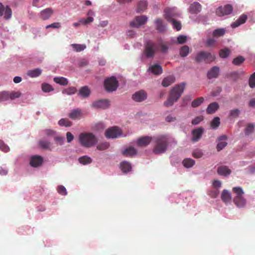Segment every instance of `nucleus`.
I'll return each mask as SVG.
<instances>
[{
    "mask_svg": "<svg viewBox=\"0 0 255 255\" xmlns=\"http://www.w3.org/2000/svg\"><path fill=\"white\" fill-rule=\"evenodd\" d=\"M185 85V83L183 82L174 86L171 89L167 100L164 102V106L167 107H171L176 102L183 94Z\"/></svg>",
    "mask_w": 255,
    "mask_h": 255,
    "instance_id": "nucleus-1",
    "label": "nucleus"
},
{
    "mask_svg": "<svg viewBox=\"0 0 255 255\" xmlns=\"http://www.w3.org/2000/svg\"><path fill=\"white\" fill-rule=\"evenodd\" d=\"M169 142V137L167 135H160L155 139V145L153 149V152L156 154H160L165 152Z\"/></svg>",
    "mask_w": 255,
    "mask_h": 255,
    "instance_id": "nucleus-2",
    "label": "nucleus"
},
{
    "mask_svg": "<svg viewBox=\"0 0 255 255\" xmlns=\"http://www.w3.org/2000/svg\"><path fill=\"white\" fill-rule=\"evenodd\" d=\"M79 140L81 145L85 147H90L97 142V138L92 133L83 132L79 134Z\"/></svg>",
    "mask_w": 255,
    "mask_h": 255,
    "instance_id": "nucleus-3",
    "label": "nucleus"
},
{
    "mask_svg": "<svg viewBox=\"0 0 255 255\" xmlns=\"http://www.w3.org/2000/svg\"><path fill=\"white\" fill-rule=\"evenodd\" d=\"M215 59L216 56L215 54L205 51H200L197 54L195 60L197 63L204 61L206 63H210L214 61Z\"/></svg>",
    "mask_w": 255,
    "mask_h": 255,
    "instance_id": "nucleus-4",
    "label": "nucleus"
},
{
    "mask_svg": "<svg viewBox=\"0 0 255 255\" xmlns=\"http://www.w3.org/2000/svg\"><path fill=\"white\" fill-rule=\"evenodd\" d=\"M157 50V44L152 41L148 40L145 44L144 53L147 58H152Z\"/></svg>",
    "mask_w": 255,
    "mask_h": 255,
    "instance_id": "nucleus-5",
    "label": "nucleus"
},
{
    "mask_svg": "<svg viewBox=\"0 0 255 255\" xmlns=\"http://www.w3.org/2000/svg\"><path fill=\"white\" fill-rule=\"evenodd\" d=\"M118 85V81L115 77L107 78L104 81V87L109 92L116 91Z\"/></svg>",
    "mask_w": 255,
    "mask_h": 255,
    "instance_id": "nucleus-6",
    "label": "nucleus"
},
{
    "mask_svg": "<svg viewBox=\"0 0 255 255\" xmlns=\"http://www.w3.org/2000/svg\"><path fill=\"white\" fill-rule=\"evenodd\" d=\"M122 131L118 127L108 128L105 131V136L108 138H115L121 135Z\"/></svg>",
    "mask_w": 255,
    "mask_h": 255,
    "instance_id": "nucleus-7",
    "label": "nucleus"
},
{
    "mask_svg": "<svg viewBox=\"0 0 255 255\" xmlns=\"http://www.w3.org/2000/svg\"><path fill=\"white\" fill-rule=\"evenodd\" d=\"M110 105V102L107 99H102L92 103V107L96 109H106Z\"/></svg>",
    "mask_w": 255,
    "mask_h": 255,
    "instance_id": "nucleus-8",
    "label": "nucleus"
},
{
    "mask_svg": "<svg viewBox=\"0 0 255 255\" xmlns=\"http://www.w3.org/2000/svg\"><path fill=\"white\" fill-rule=\"evenodd\" d=\"M232 11V6L230 4H227L224 6L219 7L216 10V14L220 16H222L230 14Z\"/></svg>",
    "mask_w": 255,
    "mask_h": 255,
    "instance_id": "nucleus-9",
    "label": "nucleus"
},
{
    "mask_svg": "<svg viewBox=\"0 0 255 255\" xmlns=\"http://www.w3.org/2000/svg\"><path fill=\"white\" fill-rule=\"evenodd\" d=\"M147 21V17L145 15H141L135 17V19L130 22V26L134 27H138L144 24Z\"/></svg>",
    "mask_w": 255,
    "mask_h": 255,
    "instance_id": "nucleus-10",
    "label": "nucleus"
},
{
    "mask_svg": "<svg viewBox=\"0 0 255 255\" xmlns=\"http://www.w3.org/2000/svg\"><path fill=\"white\" fill-rule=\"evenodd\" d=\"M147 98V94L143 90L136 92L132 95V100L136 102H141Z\"/></svg>",
    "mask_w": 255,
    "mask_h": 255,
    "instance_id": "nucleus-11",
    "label": "nucleus"
},
{
    "mask_svg": "<svg viewBox=\"0 0 255 255\" xmlns=\"http://www.w3.org/2000/svg\"><path fill=\"white\" fill-rule=\"evenodd\" d=\"M4 13V18L6 19H9L12 14V11L8 6H6L5 7L4 5L0 2V16H2Z\"/></svg>",
    "mask_w": 255,
    "mask_h": 255,
    "instance_id": "nucleus-12",
    "label": "nucleus"
},
{
    "mask_svg": "<svg viewBox=\"0 0 255 255\" xmlns=\"http://www.w3.org/2000/svg\"><path fill=\"white\" fill-rule=\"evenodd\" d=\"M204 132V129L202 128H198L192 130V133L193 137L192 141L193 142L198 141L201 137Z\"/></svg>",
    "mask_w": 255,
    "mask_h": 255,
    "instance_id": "nucleus-13",
    "label": "nucleus"
},
{
    "mask_svg": "<svg viewBox=\"0 0 255 255\" xmlns=\"http://www.w3.org/2000/svg\"><path fill=\"white\" fill-rule=\"evenodd\" d=\"M152 140V137L148 136H142L137 140V145L139 146H146Z\"/></svg>",
    "mask_w": 255,
    "mask_h": 255,
    "instance_id": "nucleus-14",
    "label": "nucleus"
},
{
    "mask_svg": "<svg viewBox=\"0 0 255 255\" xmlns=\"http://www.w3.org/2000/svg\"><path fill=\"white\" fill-rule=\"evenodd\" d=\"M176 14L175 12L174 8H166L164 10V17L168 21H170L173 19V17L175 16Z\"/></svg>",
    "mask_w": 255,
    "mask_h": 255,
    "instance_id": "nucleus-15",
    "label": "nucleus"
},
{
    "mask_svg": "<svg viewBox=\"0 0 255 255\" xmlns=\"http://www.w3.org/2000/svg\"><path fill=\"white\" fill-rule=\"evenodd\" d=\"M43 160V158L41 156L35 155L31 157L30 164L33 167H38L42 164Z\"/></svg>",
    "mask_w": 255,
    "mask_h": 255,
    "instance_id": "nucleus-16",
    "label": "nucleus"
},
{
    "mask_svg": "<svg viewBox=\"0 0 255 255\" xmlns=\"http://www.w3.org/2000/svg\"><path fill=\"white\" fill-rule=\"evenodd\" d=\"M220 69L217 66L213 67L207 73V77L209 79L218 77Z\"/></svg>",
    "mask_w": 255,
    "mask_h": 255,
    "instance_id": "nucleus-17",
    "label": "nucleus"
},
{
    "mask_svg": "<svg viewBox=\"0 0 255 255\" xmlns=\"http://www.w3.org/2000/svg\"><path fill=\"white\" fill-rule=\"evenodd\" d=\"M221 197L223 202L225 204H228L231 202L232 196L231 193L229 191L224 189L222 191Z\"/></svg>",
    "mask_w": 255,
    "mask_h": 255,
    "instance_id": "nucleus-18",
    "label": "nucleus"
},
{
    "mask_svg": "<svg viewBox=\"0 0 255 255\" xmlns=\"http://www.w3.org/2000/svg\"><path fill=\"white\" fill-rule=\"evenodd\" d=\"M53 13V10L51 8H47L40 12V17L46 20L48 19Z\"/></svg>",
    "mask_w": 255,
    "mask_h": 255,
    "instance_id": "nucleus-19",
    "label": "nucleus"
},
{
    "mask_svg": "<svg viewBox=\"0 0 255 255\" xmlns=\"http://www.w3.org/2000/svg\"><path fill=\"white\" fill-rule=\"evenodd\" d=\"M201 8L202 6L199 2H194L190 5L189 11L191 13H197L201 11Z\"/></svg>",
    "mask_w": 255,
    "mask_h": 255,
    "instance_id": "nucleus-20",
    "label": "nucleus"
},
{
    "mask_svg": "<svg viewBox=\"0 0 255 255\" xmlns=\"http://www.w3.org/2000/svg\"><path fill=\"white\" fill-rule=\"evenodd\" d=\"M247 19V16L245 14L242 15L236 21L231 24L233 28H236L242 24L244 23Z\"/></svg>",
    "mask_w": 255,
    "mask_h": 255,
    "instance_id": "nucleus-21",
    "label": "nucleus"
},
{
    "mask_svg": "<svg viewBox=\"0 0 255 255\" xmlns=\"http://www.w3.org/2000/svg\"><path fill=\"white\" fill-rule=\"evenodd\" d=\"M234 204L239 208H243L245 207L246 204V200L244 197H234L233 199Z\"/></svg>",
    "mask_w": 255,
    "mask_h": 255,
    "instance_id": "nucleus-22",
    "label": "nucleus"
},
{
    "mask_svg": "<svg viewBox=\"0 0 255 255\" xmlns=\"http://www.w3.org/2000/svg\"><path fill=\"white\" fill-rule=\"evenodd\" d=\"M219 108V106L217 103H212L208 106L206 112L208 114H214Z\"/></svg>",
    "mask_w": 255,
    "mask_h": 255,
    "instance_id": "nucleus-23",
    "label": "nucleus"
},
{
    "mask_svg": "<svg viewBox=\"0 0 255 255\" xmlns=\"http://www.w3.org/2000/svg\"><path fill=\"white\" fill-rule=\"evenodd\" d=\"M175 78L173 76H168L163 79L162 82V85L167 87L175 82Z\"/></svg>",
    "mask_w": 255,
    "mask_h": 255,
    "instance_id": "nucleus-24",
    "label": "nucleus"
},
{
    "mask_svg": "<svg viewBox=\"0 0 255 255\" xmlns=\"http://www.w3.org/2000/svg\"><path fill=\"white\" fill-rule=\"evenodd\" d=\"M217 172L219 175L227 176L231 174V171L227 166H221L218 167Z\"/></svg>",
    "mask_w": 255,
    "mask_h": 255,
    "instance_id": "nucleus-25",
    "label": "nucleus"
},
{
    "mask_svg": "<svg viewBox=\"0 0 255 255\" xmlns=\"http://www.w3.org/2000/svg\"><path fill=\"white\" fill-rule=\"evenodd\" d=\"M81 116V111L79 109L72 110L69 114V117L72 120L79 119Z\"/></svg>",
    "mask_w": 255,
    "mask_h": 255,
    "instance_id": "nucleus-26",
    "label": "nucleus"
},
{
    "mask_svg": "<svg viewBox=\"0 0 255 255\" xmlns=\"http://www.w3.org/2000/svg\"><path fill=\"white\" fill-rule=\"evenodd\" d=\"M157 49L163 54H167L168 50V45L164 42L159 41L157 44Z\"/></svg>",
    "mask_w": 255,
    "mask_h": 255,
    "instance_id": "nucleus-27",
    "label": "nucleus"
},
{
    "mask_svg": "<svg viewBox=\"0 0 255 255\" xmlns=\"http://www.w3.org/2000/svg\"><path fill=\"white\" fill-rule=\"evenodd\" d=\"M149 70L154 75H159L162 72V68L158 64L151 65L149 67Z\"/></svg>",
    "mask_w": 255,
    "mask_h": 255,
    "instance_id": "nucleus-28",
    "label": "nucleus"
},
{
    "mask_svg": "<svg viewBox=\"0 0 255 255\" xmlns=\"http://www.w3.org/2000/svg\"><path fill=\"white\" fill-rule=\"evenodd\" d=\"M91 93L90 89L87 86L82 87L79 91L78 95L80 96L86 98L89 96Z\"/></svg>",
    "mask_w": 255,
    "mask_h": 255,
    "instance_id": "nucleus-29",
    "label": "nucleus"
},
{
    "mask_svg": "<svg viewBox=\"0 0 255 255\" xmlns=\"http://www.w3.org/2000/svg\"><path fill=\"white\" fill-rule=\"evenodd\" d=\"M120 168L123 172L127 173L131 171V166L130 163L125 161L121 163Z\"/></svg>",
    "mask_w": 255,
    "mask_h": 255,
    "instance_id": "nucleus-30",
    "label": "nucleus"
},
{
    "mask_svg": "<svg viewBox=\"0 0 255 255\" xmlns=\"http://www.w3.org/2000/svg\"><path fill=\"white\" fill-rule=\"evenodd\" d=\"M156 29L160 32L165 31V26L163 24L162 20L161 19H157L155 20Z\"/></svg>",
    "mask_w": 255,
    "mask_h": 255,
    "instance_id": "nucleus-31",
    "label": "nucleus"
},
{
    "mask_svg": "<svg viewBox=\"0 0 255 255\" xmlns=\"http://www.w3.org/2000/svg\"><path fill=\"white\" fill-rule=\"evenodd\" d=\"M122 153L124 155L128 156H132L136 154V150L133 147H129L125 149L124 150L122 151Z\"/></svg>",
    "mask_w": 255,
    "mask_h": 255,
    "instance_id": "nucleus-32",
    "label": "nucleus"
},
{
    "mask_svg": "<svg viewBox=\"0 0 255 255\" xmlns=\"http://www.w3.org/2000/svg\"><path fill=\"white\" fill-rule=\"evenodd\" d=\"M22 95V93L19 91H8L9 100H13L19 98Z\"/></svg>",
    "mask_w": 255,
    "mask_h": 255,
    "instance_id": "nucleus-33",
    "label": "nucleus"
},
{
    "mask_svg": "<svg viewBox=\"0 0 255 255\" xmlns=\"http://www.w3.org/2000/svg\"><path fill=\"white\" fill-rule=\"evenodd\" d=\"M147 3L146 1H140L137 4V12H142L144 11L147 7Z\"/></svg>",
    "mask_w": 255,
    "mask_h": 255,
    "instance_id": "nucleus-34",
    "label": "nucleus"
},
{
    "mask_svg": "<svg viewBox=\"0 0 255 255\" xmlns=\"http://www.w3.org/2000/svg\"><path fill=\"white\" fill-rule=\"evenodd\" d=\"M41 73V70L39 68H37L32 70L28 71L27 75L30 77L35 78L39 76Z\"/></svg>",
    "mask_w": 255,
    "mask_h": 255,
    "instance_id": "nucleus-35",
    "label": "nucleus"
},
{
    "mask_svg": "<svg viewBox=\"0 0 255 255\" xmlns=\"http://www.w3.org/2000/svg\"><path fill=\"white\" fill-rule=\"evenodd\" d=\"M233 191L236 195L235 197H243L244 192L241 187H235L233 188Z\"/></svg>",
    "mask_w": 255,
    "mask_h": 255,
    "instance_id": "nucleus-36",
    "label": "nucleus"
},
{
    "mask_svg": "<svg viewBox=\"0 0 255 255\" xmlns=\"http://www.w3.org/2000/svg\"><path fill=\"white\" fill-rule=\"evenodd\" d=\"M54 81L59 84V85L65 86L68 84V80L66 78L61 77H55L54 78Z\"/></svg>",
    "mask_w": 255,
    "mask_h": 255,
    "instance_id": "nucleus-37",
    "label": "nucleus"
},
{
    "mask_svg": "<svg viewBox=\"0 0 255 255\" xmlns=\"http://www.w3.org/2000/svg\"><path fill=\"white\" fill-rule=\"evenodd\" d=\"M79 161L80 163L86 165L90 164L92 162V159L88 156H83L79 158Z\"/></svg>",
    "mask_w": 255,
    "mask_h": 255,
    "instance_id": "nucleus-38",
    "label": "nucleus"
},
{
    "mask_svg": "<svg viewBox=\"0 0 255 255\" xmlns=\"http://www.w3.org/2000/svg\"><path fill=\"white\" fill-rule=\"evenodd\" d=\"M195 161L191 158H186L183 160L182 163L186 168H190L195 164Z\"/></svg>",
    "mask_w": 255,
    "mask_h": 255,
    "instance_id": "nucleus-39",
    "label": "nucleus"
},
{
    "mask_svg": "<svg viewBox=\"0 0 255 255\" xmlns=\"http://www.w3.org/2000/svg\"><path fill=\"white\" fill-rule=\"evenodd\" d=\"M58 124L60 126L69 127L72 125V122L67 119H61L58 122Z\"/></svg>",
    "mask_w": 255,
    "mask_h": 255,
    "instance_id": "nucleus-40",
    "label": "nucleus"
},
{
    "mask_svg": "<svg viewBox=\"0 0 255 255\" xmlns=\"http://www.w3.org/2000/svg\"><path fill=\"white\" fill-rule=\"evenodd\" d=\"M245 60V59L244 57L239 56L233 60L232 63L235 65L239 66L243 63Z\"/></svg>",
    "mask_w": 255,
    "mask_h": 255,
    "instance_id": "nucleus-41",
    "label": "nucleus"
},
{
    "mask_svg": "<svg viewBox=\"0 0 255 255\" xmlns=\"http://www.w3.org/2000/svg\"><path fill=\"white\" fill-rule=\"evenodd\" d=\"M230 54V50L227 48L220 50L219 53L220 57L222 58H227Z\"/></svg>",
    "mask_w": 255,
    "mask_h": 255,
    "instance_id": "nucleus-42",
    "label": "nucleus"
},
{
    "mask_svg": "<svg viewBox=\"0 0 255 255\" xmlns=\"http://www.w3.org/2000/svg\"><path fill=\"white\" fill-rule=\"evenodd\" d=\"M225 33V30L224 28H218L215 29L213 32V36L215 37H219L223 36Z\"/></svg>",
    "mask_w": 255,
    "mask_h": 255,
    "instance_id": "nucleus-43",
    "label": "nucleus"
},
{
    "mask_svg": "<svg viewBox=\"0 0 255 255\" xmlns=\"http://www.w3.org/2000/svg\"><path fill=\"white\" fill-rule=\"evenodd\" d=\"M39 145L41 148L44 149H49L50 147V142L47 140H41L39 141Z\"/></svg>",
    "mask_w": 255,
    "mask_h": 255,
    "instance_id": "nucleus-44",
    "label": "nucleus"
},
{
    "mask_svg": "<svg viewBox=\"0 0 255 255\" xmlns=\"http://www.w3.org/2000/svg\"><path fill=\"white\" fill-rule=\"evenodd\" d=\"M189 48L188 46H182L180 49V55L181 57H186L189 53Z\"/></svg>",
    "mask_w": 255,
    "mask_h": 255,
    "instance_id": "nucleus-45",
    "label": "nucleus"
},
{
    "mask_svg": "<svg viewBox=\"0 0 255 255\" xmlns=\"http://www.w3.org/2000/svg\"><path fill=\"white\" fill-rule=\"evenodd\" d=\"M220 125V120L219 117H215L211 122V127L212 128H217Z\"/></svg>",
    "mask_w": 255,
    "mask_h": 255,
    "instance_id": "nucleus-46",
    "label": "nucleus"
},
{
    "mask_svg": "<svg viewBox=\"0 0 255 255\" xmlns=\"http://www.w3.org/2000/svg\"><path fill=\"white\" fill-rule=\"evenodd\" d=\"M71 46L73 47L74 50L77 52H80L84 50L86 46L84 44H72Z\"/></svg>",
    "mask_w": 255,
    "mask_h": 255,
    "instance_id": "nucleus-47",
    "label": "nucleus"
},
{
    "mask_svg": "<svg viewBox=\"0 0 255 255\" xmlns=\"http://www.w3.org/2000/svg\"><path fill=\"white\" fill-rule=\"evenodd\" d=\"M204 100L203 97H199L192 102L191 106L193 108L198 107L203 102Z\"/></svg>",
    "mask_w": 255,
    "mask_h": 255,
    "instance_id": "nucleus-48",
    "label": "nucleus"
},
{
    "mask_svg": "<svg viewBox=\"0 0 255 255\" xmlns=\"http://www.w3.org/2000/svg\"><path fill=\"white\" fill-rule=\"evenodd\" d=\"M9 100L8 91H2L0 92V102Z\"/></svg>",
    "mask_w": 255,
    "mask_h": 255,
    "instance_id": "nucleus-49",
    "label": "nucleus"
},
{
    "mask_svg": "<svg viewBox=\"0 0 255 255\" xmlns=\"http://www.w3.org/2000/svg\"><path fill=\"white\" fill-rule=\"evenodd\" d=\"M255 127V124H249L245 129L246 134L249 135L254 131V128Z\"/></svg>",
    "mask_w": 255,
    "mask_h": 255,
    "instance_id": "nucleus-50",
    "label": "nucleus"
},
{
    "mask_svg": "<svg viewBox=\"0 0 255 255\" xmlns=\"http://www.w3.org/2000/svg\"><path fill=\"white\" fill-rule=\"evenodd\" d=\"M240 114V111L239 109H233L230 112L229 117L233 118H236L239 117Z\"/></svg>",
    "mask_w": 255,
    "mask_h": 255,
    "instance_id": "nucleus-51",
    "label": "nucleus"
},
{
    "mask_svg": "<svg viewBox=\"0 0 255 255\" xmlns=\"http://www.w3.org/2000/svg\"><path fill=\"white\" fill-rule=\"evenodd\" d=\"M76 91H77V90H76V88L72 87H69L67 89H65L63 91V93L70 95L75 94L76 93Z\"/></svg>",
    "mask_w": 255,
    "mask_h": 255,
    "instance_id": "nucleus-52",
    "label": "nucleus"
},
{
    "mask_svg": "<svg viewBox=\"0 0 255 255\" xmlns=\"http://www.w3.org/2000/svg\"><path fill=\"white\" fill-rule=\"evenodd\" d=\"M42 90L44 92H49L53 90L52 86L46 83H44L42 85Z\"/></svg>",
    "mask_w": 255,
    "mask_h": 255,
    "instance_id": "nucleus-53",
    "label": "nucleus"
},
{
    "mask_svg": "<svg viewBox=\"0 0 255 255\" xmlns=\"http://www.w3.org/2000/svg\"><path fill=\"white\" fill-rule=\"evenodd\" d=\"M109 144L107 142L99 143L97 146V149L99 150H104L109 147Z\"/></svg>",
    "mask_w": 255,
    "mask_h": 255,
    "instance_id": "nucleus-54",
    "label": "nucleus"
},
{
    "mask_svg": "<svg viewBox=\"0 0 255 255\" xmlns=\"http://www.w3.org/2000/svg\"><path fill=\"white\" fill-rule=\"evenodd\" d=\"M249 86L250 87L253 88L255 87V72L254 73L249 79Z\"/></svg>",
    "mask_w": 255,
    "mask_h": 255,
    "instance_id": "nucleus-55",
    "label": "nucleus"
},
{
    "mask_svg": "<svg viewBox=\"0 0 255 255\" xmlns=\"http://www.w3.org/2000/svg\"><path fill=\"white\" fill-rule=\"evenodd\" d=\"M0 149L4 152H7L9 150V148L3 141L0 140Z\"/></svg>",
    "mask_w": 255,
    "mask_h": 255,
    "instance_id": "nucleus-56",
    "label": "nucleus"
},
{
    "mask_svg": "<svg viewBox=\"0 0 255 255\" xmlns=\"http://www.w3.org/2000/svg\"><path fill=\"white\" fill-rule=\"evenodd\" d=\"M227 145V142L226 141H220L218 142L217 145V150L218 151H220L223 149Z\"/></svg>",
    "mask_w": 255,
    "mask_h": 255,
    "instance_id": "nucleus-57",
    "label": "nucleus"
},
{
    "mask_svg": "<svg viewBox=\"0 0 255 255\" xmlns=\"http://www.w3.org/2000/svg\"><path fill=\"white\" fill-rule=\"evenodd\" d=\"M170 22L172 23L174 28H175L177 31H179L181 29V25L179 22L175 20V19H173Z\"/></svg>",
    "mask_w": 255,
    "mask_h": 255,
    "instance_id": "nucleus-58",
    "label": "nucleus"
},
{
    "mask_svg": "<svg viewBox=\"0 0 255 255\" xmlns=\"http://www.w3.org/2000/svg\"><path fill=\"white\" fill-rule=\"evenodd\" d=\"M94 18L92 17H88L86 18H82L80 20V22L83 24H86L93 22Z\"/></svg>",
    "mask_w": 255,
    "mask_h": 255,
    "instance_id": "nucleus-59",
    "label": "nucleus"
},
{
    "mask_svg": "<svg viewBox=\"0 0 255 255\" xmlns=\"http://www.w3.org/2000/svg\"><path fill=\"white\" fill-rule=\"evenodd\" d=\"M203 154L202 151L199 149L196 150L192 153L193 156L196 158H201Z\"/></svg>",
    "mask_w": 255,
    "mask_h": 255,
    "instance_id": "nucleus-60",
    "label": "nucleus"
},
{
    "mask_svg": "<svg viewBox=\"0 0 255 255\" xmlns=\"http://www.w3.org/2000/svg\"><path fill=\"white\" fill-rule=\"evenodd\" d=\"M58 192L63 195H65L67 194L66 189L62 185L59 186L57 188Z\"/></svg>",
    "mask_w": 255,
    "mask_h": 255,
    "instance_id": "nucleus-61",
    "label": "nucleus"
},
{
    "mask_svg": "<svg viewBox=\"0 0 255 255\" xmlns=\"http://www.w3.org/2000/svg\"><path fill=\"white\" fill-rule=\"evenodd\" d=\"M203 120V118L202 116H198L194 118L192 121V124L194 125H198Z\"/></svg>",
    "mask_w": 255,
    "mask_h": 255,
    "instance_id": "nucleus-62",
    "label": "nucleus"
},
{
    "mask_svg": "<svg viewBox=\"0 0 255 255\" xmlns=\"http://www.w3.org/2000/svg\"><path fill=\"white\" fill-rule=\"evenodd\" d=\"M56 142L59 145H62L64 143L65 138L64 137L56 136L54 137Z\"/></svg>",
    "mask_w": 255,
    "mask_h": 255,
    "instance_id": "nucleus-63",
    "label": "nucleus"
},
{
    "mask_svg": "<svg viewBox=\"0 0 255 255\" xmlns=\"http://www.w3.org/2000/svg\"><path fill=\"white\" fill-rule=\"evenodd\" d=\"M187 40L186 36L184 35H180L177 37V42L179 44L185 43Z\"/></svg>",
    "mask_w": 255,
    "mask_h": 255,
    "instance_id": "nucleus-64",
    "label": "nucleus"
}]
</instances>
